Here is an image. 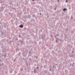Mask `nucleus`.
Returning a JSON list of instances; mask_svg holds the SVG:
<instances>
[{"label": "nucleus", "mask_w": 75, "mask_h": 75, "mask_svg": "<svg viewBox=\"0 0 75 75\" xmlns=\"http://www.w3.org/2000/svg\"><path fill=\"white\" fill-rule=\"evenodd\" d=\"M56 65H58V64H56Z\"/></svg>", "instance_id": "obj_26"}, {"label": "nucleus", "mask_w": 75, "mask_h": 75, "mask_svg": "<svg viewBox=\"0 0 75 75\" xmlns=\"http://www.w3.org/2000/svg\"><path fill=\"white\" fill-rule=\"evenodd\" d=\"M19 27H20V28H23V25H21L19 26Z\"/></svg>", "instance_id": "obj_2"}, {"label": "nucleus", "mask_w": 75, "mask_h": 75, "mask_svg": "<svg viewBox=\"0 0 75 75\" xmlns=\"http://www.w3.org/2000/svg\"><path fill=\"white\" fill-rule=\"evenodd\" d=\"M52 53H53V54H54V51H52Z\"/></svg>", "instance_id": "obj_9"}, {"label": "nucleus", "mask_w": 75, "mask_h": 75, "mask_svg": "<svg viewBox=\"0 0 75 75\" xmlns=\"http://www.w3.org/2000/svg\"><path fill=\"white\" fill-rule=\"evenodd\" d=\"M34 73H36V71L35 70H34Z\"/></svg>", "instance_id": "obj_10"}, {"label": "nucleus", "mask_w": 75, "mask_h": 75, "mask_svg": "<svg viewBox=\"0 0 75 75\" xmlns=\"http://www.w3.org/2000/svg\"><path fill=\"white\" fill-rule=\"evenodd\" d=\"M24 41V39H22L21 41V44Z\"/></svg>", "instance_id": "obj_6"}, {"label": "nucleus", "mask_w": 75, "mask_h": 75, "mask_svg": "<svg viewBox=\"0 0 75 75\" xmlns=\"http://www.w3.org/2000/svg\"><path fill=\"white\" fill-rule=\"evenodd\" d=\"M15 61H16V60H15V59L14 60V61H13V62H15Z\"/></svg>", "instance_id": "obj_14"}, {"label": "nucleus", "mask_w": 75, "mask_h": 75, "mask_svg": "<svg viewBox=\"0 0 75 75\" xmlns=\"http://www.w3.org/2000/svg\"><path fill=\"white\" fill-rule=\"evenodd\" d=\"M24 54V52L22 53V54H23V57H25V56H26V55H25Z\"/></svg>", "instance_id": "obj_4"}, {"label": "nucleus", "mask_w": 75, "mask_h": 75, "mask_svg": "<svg viewBox=\"0 0 75 75\" xmlns=\"http://www.w3.org/2000/svg\"><path fill=\"white\" fill-rule=\"evenodd\" d=\"M55 37L56 38V36H55Z\"/></svg>", "instance_id": "obj_27"}, {"label": "nucleus", "mask_w": 75, "mask_h": 75, "mask_svg": "<svg viewBox=\"0 0 75 75\" xmlns=\"http://www.w3.org/2000/svg\"><path fill=\"white\" fill-rule=\"evenodd\" d=\"M21 54V53L20 52H19L18 53V55H20Z\"/></svg>", "instance_id": "obj_7"}, {"label": "nucleus", "mask_w": 75, "mask_h": 75, "mask_svg": "<svg viewBox=\"0 0 75 75\" xmlns=\"http://www.w3.org/2000/svg\"><path fill=\"white\" fill-rule=\"evenodd\" d=\"M40 15H41V13H40Z\"/></svg>", "instance_id": "obj_23"}, {"label": "nucleus", "mask_w": 75, "mask_h": 75, "mask_svg": "<svg viewBox=\"0 0 75 75\" xmlns=\"http://www.w3.org/2000/svg\"><path fill=\"white\" fill-rule=\"evenodd\" d=\"M51 69H50V71H51Z\"/></svg>", "instance_id": "obj_20"}, {"label": "nucleus", "mask_w": 75, "mask_h": 75, "mask_svg": "<svg viewBox=\"0 0 75 75\" xmlns=\"http://www.w3.org/2000/svg\"><path fill=\"white\" fill-rule=\"evenodd\" d=\"M1 34L2 35H3V33L2 32V33H1Z\"/></svg>", "instance_id": "obj_13"}, {"label": "nucleus", "mask_w": 75, "mask_h": 75, "mask_svg": "<svg viewBox=\"0 0 75 75\" xmlns=\"http://www.w3.org/2000/svg\"><path fill=\"white\" fill-rule=\"evenodd\" d=\"M66 3H67L68 2V0H66Z\"/></svg>", "instance_id": "obj_11"}, {"label": "nucleus", "mask_w": 75, "mask_h": 75, "mask_svg": "<svg viewBox=\"0 0 75 75\" xmlns=\"http://www.w3.org/2000/svg\"><path fill=\"white\" fill-rule=\"evenodd\" d=\"M57 67H58V66H57Z\"/></svg>", "instance_id": "obj_35"}, {"label": "nucleus", "mask_w": 75, "mask_h": 75, "mask_svg": "<svg viewBox=\"0 0 75 75\" xmlns=\"http://www.w3.org/2000/svg\"><path fill=\"white\" fill-rule=\"evenodd\" d=\"M60 40L61 41V39H60Z\"/></svg>", "instance_id": "obj_34"}, {"label": "nucleus", "mask_w": 75, "mask_h": 75, "mask_svg": "<svg viewBox=\"0 0 75 75\" xmlns=\"http://www.w3.org/2000/svg\"><path fill=\"white\" fill-rule=\"evenodd\" d=\"M71 18H72V17H71Z\"/></svg>", "instance_id": "obj_29"}, {"label": "nucleus", "mask_w": 75, "mask_h": 75, "mask_svg": "<svg viewBox=\"0 0 75 75\" xmlns=\"http://www.w3.org/2000/svg\"><path fill=\"white\" fill-rule=\"evenodd\" d=\"M35 0H32V1H34Z\"/></svg>", "instance_id": "obj_22"}, {"label": "nucleus", "mask_w": 75, "mask_h": 75, "mask_svg": "<svg viewBox=\"0 0 75 75\" xmlns=\"http://www.w3.org/2000/svg\"><path fill=\"white\" fill-rule=\"evenodd\" d=\"M57 36H58L59 35H58V34H57Z\"/></svg>", "instance_id": "obj_21"}, {"label": "nucleus", "mask_w": 75, "mask_h": 75, "mask_svg": "<svg viewBox=\"0 0 75 75\" xmlns=\"http://www.w3.org/2000/svg\"><path fill=\"white\" fill-rule=\"evenodd\" d=\"M18 45H19V44H18Z\"/></svg>", "instance_id": "obj_28"}, {"label": "nucleus", "mask_w": 75, "mask_h": 75, "mask_svg": "<svg viewBox=\"0 0 75 75\" xmlns=\"http://www.w3.org/2000/svg\"><path fill=\"white\" fill-rule=\"evenodd\" d=\"M74 62L73 63V64H74Z\"/></svg>", "instance_id": "obj_30"}, {"label": "nucleus", "mask_w": 75, "mask_h": 75, "mask_svg": "<svg viewBox=\"0 0 75 75\" xmlns=\"http://www.w3.org/2000/svg\"><path fill=\"white\" fill-rule=\"evenodd\" d=\"M4 57H5V58L6 57V56H7V55H6V54H4Z\"/></svg>", "instance_id": "obj_3"}, {"label": "nucleus", "mask_w": 75, "mask_h": 75, "mask_svg": "<svg viewBox=\"0 0 75 75\" xmlns=\"http://www.w3.org/2000/svg\"><path fill=\"white\" fill-rule=\"evenodd\" d=\"M57 1H58V2H59V0H57Z\"/></svg>", "instance_id": "obj_18"}, {"label": "nucleus", "mask_w": 75, "mask_h": 75, "mask_svg": "<svg viewBox=\"0 0 75 75\" xmlns=\"http://www.w3.org/2000/svg\"><path fill=\"white\" fill-rule=\"evenodd\" d=\"M1 20H3V19H1Z\"/></svg>", "instance_id": "obj_33"}, {"label": "nucleus", "mask_w": 75, "mask_h": 75, "mask_svg": "<svg viewBox=\"0 0 75 75\" xmlns=\"http://www.w3.org/2000/svg\"><path fill=\"white\" fill-rule=\"evenodd\" d=\"M58 39H56V42H58Z\"/></svg>", "instance_id": "obj_8"}, {"label": "nucleus", "mask_w": 75, "mask_h": 75, "mask_svg": "<svg viewBox=\"0 0 75 75\" xmlns=\"http://www.w3.org/2000/svg\"><path fill=\"white\" fill-rule=\"evenodd\" d=\"M29 60H31V58H30V59H29Z\"/></svg>", "instance_id": "obj_24"}, {"label": "nucleus", "mask_w": 75, "mask_h": 75, "mask_svg": "<svg viewBox=\"0 0 75 75\" xmlns=\"http://www.w3.org/2000/svg\"><path fill=\"white\" fill-rule=\"evenodd\" d=\"M72 52H74V51H72Z\"/></svg>", "instance_id": "obj_25"}, {"label": "nucleus", "mask_w": 75, "mask_h": 75, "mask_svg": "<svg viewBox=\"0 0 75 75\" xmlns=\"http://www.w3.org/2000/svg\"><path fill=\"white\" fill-rule=\"evenodd\" d=\"M66 10H67V8H64L63 9V11H66Z\"/></svg>", "instance_id": "obj_5"}, {"label": "nucleus", "mask_w": 75, "mask_h": 75, "mask_svg": "<svg viewBox=\"0 0 75 75\" xmlns=\"http://www.w3.org/2000/svg\"><path fill=\"white\" fill-rule=\"evenodd\" d=\"M53 68H54V65H53Z\"/></svg>", "instance_id": "obj_19"}, {"label": "nucleus", "mask_w": 75, "mask_h": 75, "mask_svg": "<svg viewBox=\"0 0 75 75\" xmlns=\"http://www.w3.org/2000/svg\"><path fill=\"white\" fill-rule=\"evenodd\" d=\"M45 35H44L42 37L41 39H42V40H44V39H45Z\"/></svg>", "instance_id": "obj_1"}, {"label": "nucleus", "mask_w": 75, "mask_h": 75, "mask_svg": "<svg viewBox=\"0 0 75 75\" xmlns=\"http://www.w3.org/2000/svg\"><path fill=\"white\" fill-rule=\"evenodd\" d=\"M54 64H55V63H54Z\"/></svg>", "instance_id": "obj_32"}, {"label": "nucleus", "mask_w": 75, "mask_h": 75, "mask_svg": "<svg viewBox=\"0 0 75 75\" xmlns=\"http://www.w3.org/2000/svg\"><path fill=\"white\" fill-rule=\"evenodd\" d=\"M54 10H56V8H54Z\"/></svg>", "instance_id": "obj_16"}, {"label": "nucleus", "mask_w": 75, "mask_h": 75, "mask_svg": "<svg viewBox=\"0 0 75 75\" xmlns=\"http://www.w3.org/2000/svg\"><path fill=\"white\" fill-rule=\"evenodd\" d=\"M0 24H1V23H0Z\"/></svg>", "instance_id": "obj_31"}, {"label": "nucleus", "mask_w": 75, "mask_h": 75, "mask_svg": "<svg viewBox=\"0 0 75 75\" xmlns=\"http://www.w3.org/2000/svg\"><path fill=\"white\" fill-rule=\"evenodd\" d=\"M29 55H30L31 54V53H30V52H29Z\"/></svg>", "instance_id": "obj_12"}, {"label": "nucleus", "mask_w": 75, "mask_h": 75, "mask_svg": "<svg viewBox=\"0 0 75 75\" xmlns=\"http://www.w3.org/2000/svg\"><path fill=\"white\" fill-rule=\"evenodd\" d=\"M19 37H21V35H19Z\"/></svg>", "instance_id": "obj_17"}, {"label": "nucleus", "mask_w": 75, "mask_h": 75, "mask_svg": "<svg viewBox=\"0 0 75 75\" xmlns=\"http://www.w3.org/2000/svg\"><path fill=\"white\" fill-rule=\"evenodd\" d=\"M37 69H38V68H39V67H37Z\"/></svg>", "instance_id": "obj_15"}]
</instances>
